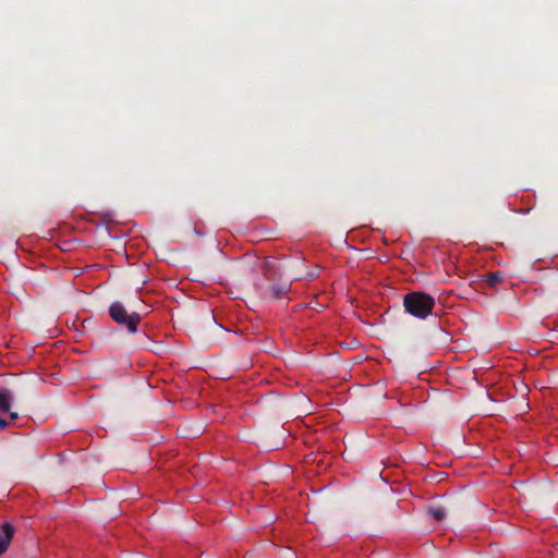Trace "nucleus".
I'll use <instances>...</instances> for the list:
<instances>
[{"label": "nucleus", "mask_w": 558, "mask_h": 558, "mask_svg": "<svg viewBox=\"0 0 558 558\" xmlns=\"http://www.w3.org/2000/svg\"><path fill=\"white\" fill-rule=\"evenodd\" d=\"M435 304V299L423 291H412L403 296L405 312L418 319H426L432 314Z\"/></svg>", "instance_id": "1"}, {"label": "nucleus", "mask_w": 558, "mask_h": 558, "mask_svg": "<svg viewBox=\"0 0 558 558\" xmlns=\"http://www.w3.org/2000/svg\"><path fill=\"white\" fill-rule=\"evenodd\" d=\"M110 317L120 326H124L129 332L135 333L142 320L138 313H129L125 306L119 302H113L109 307Z\"/></svg>", "instance_id": "2"}, {"label": "nucleus", "mask_w": 558, "mask_h": 558, "mask_svg": "<svg viewBox=\"0 0 558 558\" xmlns=\"http://www.w3.org/2000/svg\"><path fill=\"white\" fill-rule=\"evenodd\" d=\"M255 289L260 298L265 300H275L281 298L290 290V283H272L269 287L255 284Z\"/></svg>", "instance_id": "3"}, {"label": "nucleus", "mask_w": 558, "mask_h": 558, "mask_svg": "<svg viewBox=\"0 0 558 558\" xmlns=\"http://www.w3.org/2000/svg\"><path fill=\"white\" fill-rule=\"evenodd\" d=\"M15 529L14 526L5 522L1 525V533H0V556L5 553L8 549L10 542L14 535Z\"/></svg>", "instance_id": "4"}, {"label": "nucleus", "mask_w": 558, "mask_h": 558, "mask_svg": "<svg viewBox=\"0 0 558 558\" xmlns=\"http://www.w3.org/2000/svg\"><path fill=\"white\" fill-rule=\"evenodd\" d=\"M14 396L8 388L0 389V411L10 412Z\"/></svg>", "instance_id": "5"}, {"label": "nucleus", "mask_w": 558, "mask_h": 558, "mask_svg": "<svg viewBox=\"0 0 558 558\" xmlns=\"http://www.w3.org/2000/svg\"><path fill=\"white\" fill-rule=\"evenodd\" d=\"M502 281V275L500 272H488L486 275V282L495 288L498 283Z\"/></svg>", "instance_id": "6"}, {"label": "nucleus", "mask_w": 558, "mask_h": 558, "mask_svg": "<svg viewBox=\"0 0 558 558\" xmlns=\"http://www.w3.org/2000/svg\"><path fill=\"white\" fill-rule=\"evenodd\" d=\"M276 267V260L275 259H270V258H267L265 262H264V274H265V277L269 280L274 279V275L270 274V270L272 268Z\"/></svg>", "instance_id": "7"}, {"label": "nucleus", "mask_w": 558, "mask_h": 558, "mask_svg": "<svg viewBox=\"0 0 558 558\" xmlns=\"http://www.w3.org/2000/svg\"><path fill=\"white\" fill-rule=\"evenodd\" d=\"M429 513L436 521H442L446 517V510L442 507H432Z\"/></svg>", "instance_id": "8"}, {"label": "nucleus", "mask_w": 558, "mask_h": 558, "mask_svg": "<svg viewBox=\"0 0 558 558\" xmlns=\"http://www.w3.org/2000/svg\"><path fill=\"white\" fill-rule=\"evenodd\" d=\"M8 425V421L3 417H0V429H4Z\"/></svg>", "instance_id": "9"}, {"label": "nucleus", "mask_w": 558, "mask_h": 558, "mask_svg": "<svg viewBox=\"0 0 558 558\" xmlns=\"http://www.w3.org/2000/svg\"><path fill=\"white\" fill-rule=\"evenodd\" d=\"M9 414H10L11 420H16L19 417V413L17 412L10 411Z\"/></svg>", "instance_id": "10"}]
</instances>
